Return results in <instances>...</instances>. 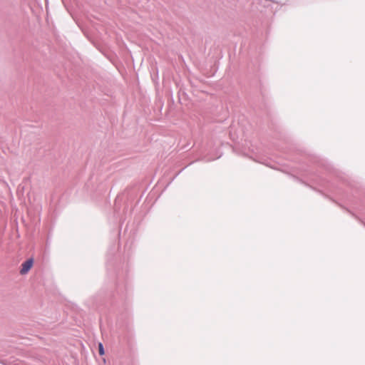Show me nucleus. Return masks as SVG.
<instances>
[{
  "label": "nucleus",
  "instance_id": "nucleus-2",
  "mask_svg": "<svg viewBox=\"0 0 365 365\" xmlns=\"http://www.w3.org/2000/svg\"><path fill=\"white\" fill-rule=\"evenodd\" d=\"M98 351H99L100 355H103L104 354V350H103V345H102L101 343H100L98 344Z\"/></svg>",
  "mask_w": 365,
  "mask_h": 365
},
{
  "label": "nucleus",
  "instance_id": "nucleus-1",
  "mask_svg": "<svg viewBox=\"0 0 365 365\" xmlns=\"http://www.w3.org/2000/svg\"><path fill=\"white\" fill-rule=\"evenodd\" d=\"M34 264L33 259H29L21 264L20 270L21 274H26L31 269Z\"/></svg>",
  "mask_w": 365,
  "mask_h": 365
}]
</instances>
